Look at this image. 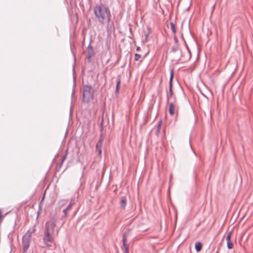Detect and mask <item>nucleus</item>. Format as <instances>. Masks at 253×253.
Listing matches in <instances>:
<instances>
[{
  "label": "nucleus",
  "instance_id": "obj_7",
  "mask_svg": "<svg viewBox=\"0 0 253 253\" xmlns=\"http://www.w3.org/2000/svg\"><path fill=\"white\" fill-rule=\"evenodd\" d=\"M107 25H106V31L107 34L108 35H110L112 34V32L115 30V27L114 25V23L112 21H111V18H109V20H107Z\"/></svg>",
  "mask_w": 253,
  "mask_h": 253
},
{
  "label": "nucleus",
  "instance_id": "obj_13",
  "mask_svg": "<svg viewBox=\"0 0 253 253\" xmlns=\"http://www.w3.org/2000/svg\"><path fill=\"white\" fill-rule=\"evenodd\" d=\"M72 208V207L69 204L63 210V214L62 215V218H66L68 216V211Z\"/></svg>",
  "mask_w": 253,
  "mask_h": 253
},
{
  "label": "nucleus",
  "instance_id": "obj_17",
  "mask_svg": "<svg viewBox=\"0 0 253 253\" xmlns=\"http://www.w3.org/2000/svg\"><path fill=\"white\" fill-rule=\"evenodd\" d=\"M69 199H62L59 201L58 202V204L59 206L62 207L66 205V204L69 202Z\"/></svg>",
  "mask_w": 253,
  "mask_h": 253
},
{
  "label": "nucleus",
  "instance_id": "obj_1",
  "mask_svg": "<svg viewBox=\"0 0 253 253\" xmlns=\"http://www.w3.org/2000/svg\"><path fill=\"white\" fill-rule=\"evenodd\" d=\"M55 226L56 223L54 221L50 220L45 223L42 240L45 247L46 248L52 247Z\"/></svg>",
  "mask_w": 253,
  "mask_h": 253
},
{
  "label": "nucleus",
  "instance_id": "obj_36",
  "mask_svg": "<svg viewBox=\"0 0 253 253\" xmlns=\"http://www.w3.org/2000/svg\"><path fill=\"white\" fill-rule=\"evenodd\" d=\"M216 253H217V251L216 252Z\"/></svg>",
  "mask_w": 253,
  "mask_h": 253
},
{
  "label": "nucleus",
  "instance_id": "obj_5",
  "mask_svg": "<svg viewBox=\"0 0 253 253\" xmlns=\"http://www.w3.org/2000/svg\"><path fill=\"white\" fill-rule=\"evenodd\" d=\"M173 78V70L171 69L170 71V77L169 80V90H166V98L167 103H169L170 98L173 99L174 101H176V96L173 95V92L172 90V80Z\"/></svg>",
  "mask_w": 253,
  "mask_h": 253
},
{
  "label": "nucleus",
  "instance_id": "obj_32",
  "mask_svg": "<svg viewBox=\"0 0 253 253\" xmlns=\"http://www.w3.org/2000/svg\"><path fill=\"white\" fill-rule=\"evenodd\" d=\"M162 80H161L160 84H161V83H162Z\"/></svg>",
  "mask_w": 253,
  "mask_h": 253
},
{
  "label": "nucleus",
  "instance_id": "obj_27",
  "mask_svg": "<svg viewBox=\"0 0 253 253\" xmlns=\"http://www.w3.org/2000/svg\"><path fill=\"white\" fill-rule=\"evenodd\" d=\"M186 48L187 49L188 52L189 53L190 57L191 56L190 50L189 48H188V47L187 46H186Z\"/></svg>",
  "mask_w": 253,
  "mask_h": 253
},
{
  "label": "nucleus",
  "instance_id": "obj_30",
  "mask_svg": "<svg viewBox=\"0 0 253 253\" xmlns=\"http://www.w3.org/2000/svg\"><path fill=\"white\" fill-rule=\"evenodd\" d=\"M140 47L139 46H137V47H136V50L138 51V50H140Z\"/></svg>",
  "mask_w": 253,
  "mask_h": 253
},
{
  "label": "nucleus",
  "instance_id": "obj_25",
  "mask_svg": "<svg viewBox=\"0 0 253 253\" xmlns=\"http://www.w3.org/2000/svg\"><path fill=\"white\" fill-rule=\"evenodd\" d=\"M96 150L98 153V155L101 156L102 153L101 148H96Z\"/></svg>",
  "mask_w": 253,
  "mask_h": 253
},
{
  "label": "nucleus",
  "instance_id": "obj_22",
  "mask_svg": "<svg viewBox=\"0 0 253 253\" xmlns=\"http://www.w3.org/2000/svg\"><path fill=\"white\" fill-rule=\"evenodd\" d=\"M67 154H68V151L67 150L65 154L63 156V157L62 158V160H61V163H60V166L62 165L63 162L66 159Z\"/></svg>",
  "mask_w": 253,
  "mask_h": 253
},
{
  "label": "nucleus",
  "instance_id": "obj_14",
  "mask_svg": "<svg viewBox=\"0 0 253 253\" xmlns=\"http://www.w3.org/2000/svg\"><path fill=\"white\" fill-rule=\"evenodd\" d=\"M121 207L123 209H125L126 205V196H123L121 198Z\"/></svg>",
  "mask_w": 253,
  "mask_h": 253
},
{
  "label": "nucleus",
  "instance_id": "obj_21",
  "mask_svg": "<svg viewBox=\"0 0 253 253\" xmlns=\"http://www.w3.org/2000/svg\"><path fill=\"white\" fill-rule=\"evenodd\" d=\"M103 143V141L98 140L96 144V148H102Z\"/></svg>",
  "mask_w": 253,
  "mask_h": 253
},
{
  "label": "nucleus",
  "instance_id": "obj_18",
  "mask_svg": "<svg viewBox=\"0 0 253 253\" xmlns=\"http://www.w3.org/2000/svg\"><path fill=\"white\" fill-rule=\"evenodd\" d=\"M162 124V120L159 121V122L158 123L157 131H156V135H158V134H159V133L160 132V129L161 128Z\"/></svg>",
  "mask_w": 253,
  "mask_h": 253
},
{
  "label": "nucleus",
  "instance_id": "obj_33",
  "mask_svg": "<svg viewBox=\"0 0 253 253\" xmlns=\"http://www.w3.org/2000/svg\"><path fill=\"white\" fill-rule=\"evenodd\" d=\"M212 8L214 9V5H213L212 6Z\"/></svg>",
  "mask_w": 253,
  "mask_h": 253
},
{
  "label": "nucleus",
  "instance_id": "obj_11",
  "mask_svg": "<svg viewBox=\"0 0 253 253\" xmlns=\"http://www.w3.org/2000/svg\"><path fill=\"white\" fill-rule=\"evenodd\" d=\"M103 119L102 120V121L100 124V135L99 137V140L104 141L105 137V134L103 133Z\"/></svg>",
  "mask_w": 253,
  "mask_h": 253
},
{
  "label": "nucleus",
  "instance_id": "obj_23",
  "mask_svg": "<svg viewBox=\"0 0 253 253\" xmlns=\"http://www.w3.org/2000/svg\"><path fill=\"white\" fill-rule=\"evenodd\" d=\"M74 86H73V89H72V94H71V96H72V97H73L75 94V79L74 78Z\"/></svg>",
  "mask_w": 253,
  "mask_h": 253
},
{
  "label": "nucleus",
  "instance_id": "obj_12",
  "mask_svg": "<svg viewBox=\"0 0 253 253\" xmlns=\"http://www.w3.org/2000/svg\"><path fill=\"white\" fill-rule=\"evenodd\" d=\"M175 101L172 102H169V112L170 116H172L174 114V109H175V105L174 104V102Z\"/></svg>",
  "mask_w": 253,
  "mask_h": 253
},
{
  "label": "nucleus",
  "instance_id": "obj_8",
  "mask_svg": "<svg viewBox=\"0 0 253 253\" xmlns=\"http://www.w3.org/2000/svg\"><path fill=\"white\" fill-rule=\"evenodd\" d=\"M91 40L90 39V43L88 44L87 49V59L89 62L91 61V58L92 56L93 55L94 52V49L92 46L90 45V42Z\"/></svg>",
  "mask_w": 253,
  "mask_h": 253
},
{
  "label": "nucleus",
  "instance_id": "obj_34",
  "mask_svg": "<svg viewBox=\"0 0 253 253\" xmlns=\"http://www.w3.org/2000/svg\"><path fill=\"white\" fill-rule=\"evenodd\" d=\"M71 112H72V110H71V109H70V114H71Z\"/></svg>",
  "mask_w": 253,
  "mask_h": 253
},
{
  "label": "nucleus",
  "instance_id": "obj_20",
  "mask_svg": "<svg viewBox=\"0 0 253 253\" xmlns=\"http://www.w3.org/2000/svg\"><path fill=\"white\" fill-rule=\"evenodd\" d=\"M69 202V205H70L72 207L76 204V200L73 198L70 199Z\"/></svg>",
  "mask_w": 253,
  "mask_h": 253
},
{
  "label": "nucleus",
  "instance_id": "obj_2",
  "mask_svg": "<svg viewBox=\"0 0 253 253\" xmlns=\"http://www.w3.org/2000/svg\"><path fill=\"white\" fill-rule=\"evenodd\" d=\"M93 12L98 22L103 24L107 20L111 18L109 9L102 4L96 5L93 8Z\"/></svg>",
  "mask_w": 253,
  "mask_h": 253
},
{
  "label": "nucleus",
  "instance_id": "obj_4",
  "mask_svg": "<svg viewBox=\"0 0 253 253\" xmlns=\"http://www.w3.org/2000/svg\"><path fill=\"white\" fill-rule=\"evenodd\" d=\"M94 89L88 85H85L83 90V101L88 102L93 98Z\"/></svg>",
  "mask_w": 253,
  "mask_h": 253
},
{
  "label": "nucleus",
  "instance_id": "obj_26",
  "mask_svg": "<svg viewBox=\"0 0 253 253\" xmlns=\"http://www.w3.org/2000/svg\"><path fill=\"white\" fill-rule=\"evenodd\" d=\"M174 41L176 44H178V39L175 36L174 37Z\"/></svg>",
  "mask_w": 253,
  "mask_h": 253
},
{
  "label": "nucleus",
  "instance_id": "obj_9",
  "mask_svg": "<svg viewBox=\"0 0 253 253\" xmlns=\"http://www.w3.org/2000/svg\"><path fill=\"white\" fill-rule=\"evenodd\" d=\"M231 235L232 232H230L228 233L226 236L227 247L228 249H231L233 248V244L232 242L231 241Z\"/></svg>",
  "mask_w": 253,
  "mask_h": 253
},
{
  "label": "nucleus",
  "instance_id": "obj_24",
  "mask_svg": "<svg viewBox=\"0 0 253 253\" xmlns=\"http://www.w3.org/2000/svg\"><path fill=\"white\" fill-rule=\"evenodd\" d=\"M141 57V55L140 54L138 53H135L134 55V60L137 61L139 60V58H140Z\"/></svg>",
  "mask_w": 253,
  "mask_h": 253
},
{
  "label": "nucleus",
  "instance_id": "obj_35",
  "mask_svg": "<svg viewBox=\"0 0 253 253\" xmlns=\"http://www.w3.org/2000/svg\"><path fill=\"white\" fill-rule=\"evenodd\" d=\"M26 253V252H23V253Z\"/></svg>",
  "mask_w": 253,
  "mask_h": 253
},
{
  "label": "nucleus",
  "instance_id": "obj_10",
  "mask_svg": "<svg viewBox=\"0 0 253 253\" xmlns=\"http://www.w3.org/2000/svg\"><path fill=\"white\" fill-rule=\"evenodd\" d=\"M178 51H179V55L177 57L176 60L177 61H179V60H180L181 57L182 56V51L179 48V47L178 44H175V45H173V46H172V47H171V51L172 52H177Z\"/></svg>",
  "mask_w": 253,
  "mask_h": 253
},
{
  "label": "nucleus",
  "instance_id": "obj_29",
  "mask_svg": "<svg viewBox=\"0 0 253 253\" xmlns=\"http://www.w3.org/2000/svg\"><path fill=\"white\" fill-rule=\"evenodd\" d=\"M150 32H149L148 33V34H147V35H145V39H146V40H147V38H148V35H149V34H150Z\"/></svg>",
  "mask_w": 253,
  "mask_h": 253
},
{
  "label": "nucleus",
  "instance_id": "obj_16",
  "mask_svg": "<svg viewBox=\"0 0 253 253\" xmlns=\"http://www.w3.org/2000/svg\"><path fill=\"white\" fill-rule=\"evenodd\" d=\"M202 248V244L200 242H197L195 245V248L197 252H199Z\"/></svg>",
  "mask_w": 253,
  "mask_h": 253
},
{
  "label": "nucleus",
  "instance_id": "obj_31",
  "mask_svg": "<svg viewBox=\"0 0 253 253\" xmlns=\"http://www.w3.org/2000/svg\"><path fill=\"white\" fill-rule=\"evenodd\" d=\"M85 167L84 166V168H83V171H84V170L85 169ZM83 173H84V172H83ZM83 175V174H82V175Z\"/></svg>",
  "mask_w": 253,
  "mask_h": 253
},
{
  "label": "nucleus",
  "instance_id": "obj_28",
  "mask_svg": "<svg viewBox=\"0 0 253 253\" xmlns=\"http://www.w3.org/2000/svg\"><path fill=\"white\" fill-rule=\"evenodd\" d=\"M186 48L187 49L188 52L189 53L190 57L191 56L190 50L189 48H188V47L187 46H186Z\"/></svg>",
  "mask_w": 253,
  "mask_h": 253
},
{
  "label": "nucleus",
  "instance_id": "obj_3",
  "mask_svg": "<svg viewBox=\"0 0 253 253\" xmlns=\"http://www.w3.org/2000/svg\"><path fill=\"white\" fill-rule=\"evenodd\" d=\"M35 228L33 227L32 230H29L23 236L22 239V243L23 246V252H27L30 247L31 242V238L33 233L35 232Z\"/></svg>",
  "mask_w": 253,
  "mask_h": 253
},
{
  "label": "nucleus",
  "instance_id": "obj_19",
  "mask_svg": "<svg viewBox=\"0 0 253 253\" xmlns=\"http://www.w3.org/2000/svg\"><path fill=\"white\" fill-rule=\"evenodd\" d=\"M170 28L172 32V33L175 34L176 33V29H175V24L172 22H171L170 23Z\"/></svg>",
  "mask_w": 253,
  "mask_h": 253
},
{
  "label": "nucleus",
  "instance_id": "obj_15",
  "mask_svg": "<svg viewBox=\"0 0 253 253\" xmlns=\"http://www.w3.org/2000/svg\"><path fill=\"white\" fill-rule=\"evenodd\" d=\"M121 77L120 76H118L117 78V82H116V88H115V93H119V89H120V85L121 84Z\"/></svg>",
  "mask_w": 253,
  "mask_h": 253
},
{
  "label": "nucleus",
  "instance_id": "obj_6",
  "mask_svg": "<svg viewBox=\"0 0 253 253\" xmlns=\"http://www.w3.org/2000/svg\"><path fill=\"white\" fill-rule=\"evenodd\" d=\"M130 229H126L123 234L122 243L123 246L121 247L124 253H129L128 246L127 244V239L130 232Z\"/></svg>",
  "mask_w": 253,
  "mask_h": 253
}]
</instances>
